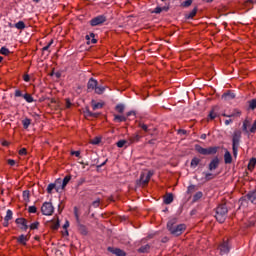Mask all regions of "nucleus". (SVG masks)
Returning a JSON list of instances; mask_svg holds the SVG:
<instances>
[{
    "label": "nucleus",
    "mask_w": 256,
    "mask_h": 256,
    "mask_svg": "<svg viewBox=\"0 0 256 256\" xmlns=\"http://www.w3.org/2000/svg\"><path fill=\"white\" fill-rule=\"evenodd\" d=\"M0 53H1V55L7 56V55H9L11 53V51L7 47H2L0 49Z\"/></svg>",
    "instance_id": "obj_37"
},
{
    "label": "nucleus",
    "mask_w": 256,
    "mask_h": 256,
    "mask_svg": "<svg viewBox=\"0 0 256 256\" xmlns=\"http://www.w3.org/2000/svg\"><path fill=\"white\" fill-rule=\"evenodd\" d=\"M240 143H241V130H236L232 135V151L235 158H237V153L239 151Z\"/></svg>",
    "instance_id": "obj_3"
},
{
    "label": "nucleus",
    "mask_w": 256,
    "mask_h": 256,
    "mask_svg": "<svg viewBox=\"0 0 256 256\" xmlns=\"http://www.w3.org/2000/svg\"><path fill=\"white\" fill-rule=\"evenodd\" d=\"M149 249H151V246L149 244H146L138 249L139 253H149Z\"/></svg>",
    "instance_id": "obj_27"
},
{
    "label": "nucleus",
    "mask_w": 256,
    "mask_h": 256,
    "mask_svg": "<svg viewBox=\"0 0 256 256\" xmlns=\"http://www.w3.org/2000/svg\"><path fill=\"white\" fill-rule=\"evenodd\" d=\"M93 111H97V109H103V105L101 103H95L92 105Z\"/></svg>",
    "instance_id": "obj_40"
},
{
    "label": "nucleus",
    "mask_w": 256,
    "mask_h": 256,
    "mask_svg": "<svg viewBox=\"0 0 256 256\" xmlns=\"http://www.w3.org/2000/svg\"><path fill=\"white\" fill-rule=\"evenodd\" d=\"M52 229L54 231H57V229H59V221H56V222L52 223Z\"/></svg>",
    "instance_id": "obj_49"
},
{
    "label": "nucleus",
    "mask_w": 256,
    "mask_h": 256,
    "mask_svg": "<svg viewBox=\"0 0 256 256\" xmlns=\"http://www.w3.org/2000/svg\"><path fill=\"white\" fill-rule=\"evenodd\" d=\"M15 97H23V92H21V90H15Z\"/></svg>",
    "instance_id": "obj_53"
},
{
    "label": "nucleus",
    "mask_w": 256,
    "mask_h": 256,
    "mask_svg": "<svg viewBox=\"0 0 256 256\" xmlns=\"http://www.w3.org/2000/svg\"><path fill=\"white\" fill-rule=\"evenodd\" d=\"M69 227V221H66L65 224L63 225V229H67Z\"/></svg>",
    "instance_id": "obj_64"
},
{
    "label": "nucleus",
    "mask_w": 256,
    "mask_h": 256,
    "mask_svg": "<svg viewBox=\"0 0 256 256\" xmlns=\"http://www.w3.org/2000/svg\"><path fill=\"white\" fill-rule=\"evenodd\" d=\"M13 219V211L7 210L6 216L4 217L3 227H9V222Z\"/></svg>",
    "instance_id": "obj_14"
},
{
    "label": "nucleus",
    "mask_w": 256,
    "mask_h": 256,
    "mask_svg": "<svg viewBox=\"0 0 256 256\" xmlns=\"http://www.w3.org/2000/svg\"><path fill=\"white\" fill-rule=\"evenodd\" d=\"M195 151L198 152L199 155H216L217 151H219V146L203 148L201 145L196 144Z\"/></svg>",
    "instance_id": "obj_4"
},
{
    "label": "nucleus",
    "mask_w": 256,
    "mask_h": 256,
    "mask_svg": "<svg viewBox=\"0 0 256 256\" xmlns=\"http://www.w3.org/2000/svg\"><path fill=\"white\" fill-rule=\"evenodd\" d=\"M248 109H250L251 111H255V109H256V98L248 101Z\"/></svg>",
    "instance_id": "obj_25"
},
{
    "label": "nucleus",
    "mask_w": 256,
    "mask_h": 256,
    "mask_svg": "<svg viewBox=\"0 0 256 256\" xmlns=\"http://www.w3.org/2000/svg\"><path fill=\"white\" fill-rule=\"evenodd\" d=\"M206 181H211L213 179V175L211 173H204Z\"/></svg>",
    "instance_id": "obj_51"
},
{
    "label": "nucleus",
    "mask_w": 256,
    "mask_h": 256,
    "mask_svg": "<svg viewBox=\"0 0 256 256\" xmlns=\"http://www.w3.org/2000/svg\"><path fill=\"white\" fill-rule=\"evenodd\" d=\"M151 177H153V172H142L139 179V184L142 185V187H145L149 184V181H151Z\"/></svg>",
    "instance_id": "obj_5"
},
{
    "label": "nucleus",
    "mask_w": 256,
    "mask_h": 256,
    "mask_svg": "<svg viewBox=\"0 0 256 256\" xmlns=\"http://www.w3.org/2000/svg\"><path fill=\"white\" fill-rule=\"evenodd\" d=\"M256 132V120L254 121L253 125L250 128V133H255Z\"/></svg>",
    "instance_id": "obj_52"
},
{
    "label": "nucleus",
    "mask_w": 256,
    "mask_h": 256,
    "mask_svg": "<svg viewBox=\"0 0 256 256\" xmlns=\"http://www.w3.org/2000/svg\"><path fill=\"white\" fill-rule=\"evenodd\" d=\"M225 125H231V123H233V119H228V120H225Z\"/></svg>",
    "instance_id": "obj_63"
},
{
    "label": "nucleus",
    "mask_w": 256,
    "mask_h": 256,
    "mask_svg": "<svg viewBox=\"0 0 256 256\" xmlns=\"http://www.w3.org/2000/svg\"><path fill=\"white\" fill-rule=\"evenodd\" d=\"M7 163H8V165H10V167H14V165H15V160H13V159H8L7 160Z\"/></svg>",
    "instance_id": "obj_54"
},
{
    "label": "nucleus",
    "mask_w": 256,
    "mask_h": 256,
    "mask_svg": "<svg viewBox=\"0 0 256 256\" xmlns=\"http://www.w3.org/2000/svg\"><path fill=\"white\" fill-rule=\"evenodd\" d=\"M167 229L174 235V237H179V235H183V231L187 229L185 224H177V218H171L167 223Z\"/></svg>",
    "instance_id": "obj_1"
},
{
    "label": "nucleus",
    "mask_w": 256,
    "mask_h": 256,
    "mask_svg": "<svg viewBox=\"0 0 256 256\" xmlns=\"http://www.w3.org/2000/svg\"><path fill=\"white\" fill-rule=\"evenodd\" d=\"M163 11V8H161V7H156L155 9H154V13H156V14H159V13H161Z\"/></svg>",
    "instance_id": "obj_59"
},
{
    "label": "nucleus",
    "mask_w": 256,
    "mask_h": 256,
    "mask_svg": "<svg viewBox=\"0 0 256 256\" xmlns=\"http://www.w3.org/2000/svg\"><path fill=\"white\" fill-rule=\"evenodd\" d=\"M30 193L29 190L23 191V199L24 201H29Z\"/></svg>",
    "instance_id": "obj_42"
},
{
    "label": "nucleus",
    "mask_w": 256,
    "mask_h": 256,
    "mask_svg": "<svg viewBox=\"0 0 256 256\" xmlns=\"http://www.w3.org/2000/svg\"><path fill=\"white\" fill-rule=\"evenodd\" d=\"M84 113H85V117H94V118L99 117V113H93L90 110H86Z\"/></svg>",
    "instance_id": "obj_31"
},
{
    "label": "nucleus",
    "mask_w": 256,
    "mask_h": 256,
    "mask_svg": "<svg viewBox=\"0 0 256 256\" xmlns=\"http://www.w3.org/2000/svg\"><path fill=\"white\" fill-rule=\"evenodd\" d=\"M141 139V136L139 134H135L132 137H130V143H137Z\"/></svg>",
    "instance_id": "obj_36"
},
{
    "label": "nucleus",
    "mask_w": 256,
    "mask_h": 256,
    "mask_svg": "<svg viewBox=\"0 0 256 256\" xmlns=\"http://www.w3.org/2000/svg\"><path fill=\"white\" fill-rule=\"evenodd\" d=\"M199 163H201V159L197 158V157H194L192 160H191V163H190V167H192L193 169H195V167H197L199 165Z\"/></svg>",
    "instance_id": "obj_23"
},
{
    "label": "nucleus",
    "mask_w": 256,
    "mask_h": 256,
    "mask_svg": "<svg viewBox=\"0 0 256 256\" xmlns=\"http://www.w3.org/2000/svg\"><path fill=\"white\" fill-rule=\"evenodd\" d=\"M78 230L80 231L81 235H87V227L78 223Z\"/></svg>",
    "instance_id": "obj_30"
},
{
    "label": "nucleus",
    "mask_w": 256,
    "mask_h": 256,
    "mask_svg": "<svg viewBox=\"0 0 256 256\" xmlns=\"http://www.w3.org/2000/svg\"><path fill=\"white\" fill-rule=\"evenodd\" d=\"M222 99L224 101H231V99H235V93L228 91L222 95Z\"/></svg>",
    "instance_id": "obj_19"
},
{
    "label": "nucleus",
    "mask_w": 256,
    "mask_h": 256,
    "mask_svg": "<svg viewBox=\"0 0 256 256\" xmlns=\"http://www.w3.org/2000/svg\"><path fill=\"white\" fill-rule=\"evenodd\" d=\"M114 121H117L118 123H123V122L127 121V117L121 116V115H115Z\"/></svg>",
    "instance_id": "obj_29"
},
{
    "label": "nucleus",
    "mask_w": 256,
    "mask_h": 256,
    "mask_svg": "<svg viewBox=\"0 0 256 256\" xmlns=\"http://www.w3.org/2000/svg\"><path fill=\"white\" fill-rule=\"evenodd\" d=\"M71 155H75V157H80L81 156V152L80 151H72Z\"/></svg>",
    "instance_id": "obj_60"
},
{
    "label": "nucleus",
    "mask_w": 256,
    "mask_h": 256,
    "mask_svg": "<svg viewBox=\"0 0 256 256\" xmlns=\"http://www.w3.org/2000/svg\"><path fill=\"white\" fill-rule=\"evenodd\" d=\"M105 21H107V17H105L104 15H99L90 20V25L91 27H97L99 25H103Z\"/></svg>",
    "instance_id": "obj_8"
},
{
    "label": "nucleus",
    "mask_w": 256,
    "mask_h": 256,
    "mask_svg": "<svg viewBox=\"0 0 256 256\" xmlns=\"http://www.w3.org/2000/svg\"><path fill=\"white\" fill-rule=\"evenodd\" d=\"M246 199L250 201V203L256 204V190L250 191L246 195Z\"/></svg>",
    "instance_id": "obj_16"
},
{
    "label": "nucleus",
    "mask_w": 256,
    "mask_h": 256,
    "mask_svg": "<svg viewBox=\"0 0 256 256\" xmlns=\"http://www.w3.org/2000/svg\"><path fill=\"white\" fill-rule=\"evenodd\" d=\"M193 0H186L182 3V7H191Z\"/></svg>",
    "instance_id": "obj_45"
},
{
    "label": "nucleus",
    "mask_w": 256,
    "mask_h": 256,
    "mask_svg": "<svg viewBox=\"0 0 256 256\" xmlns=\"http://www.w3.org/2000/svg\"><path fill=\"white\" fill-rule=\"evenodd\" d=\"M224 163L226 165H231L233 163V156H231V152H229V150H226L224 154Z\"/></svg>",
    "instance_id": "obj_17"
},
{
    "label": "nucleus",
    "mask_w": 256,
    "mask_h": 256,
    "mask_svg": "<svg viewBox=\"0 0 256 256\" xmlns=\"http://www.w3.org/2000/svg\"><path fill=\"white\" fill-rule=\"evenodd\" d=\"M39 228V222H34L30 225V229L33 231Z\"/></svg>",
    "instance_id": "obj_48"
},
{
    "label": "nucleus",
    "mask_w": 256,
    "mask_h": 256,
    "mask_svg": "<svg viewBox=\"0 0 256 256\" xmlns=\"http://www.w3.org/2000/svg\"><path fill=\"white\" fill-rule=\"evenodd\" d=\"M227 213H229V210L227 209V205L225 204H220L216 208V221L218 223H225V219H227Z\"/></svg>",
    "instance_id": "obj_2"
},
{
    "label": "nucleus",
    "mask_w": 256,
    "mask_h": 256,
    "mask_svg": "<svg viewBox=\"0 0 256 256\" xmlns=\"http://www.w3.org/2000/svg\"><path fill=\"white\" fill-rule=\"evenodd\" d=\"M57 184H61V179H58L56 181V184H54V183L49 184L47 187V193H49V194L53 193V189L56 190V193H59L61 188L59 186H57Z\"/></svg>",
    "instance_id": "obj_11"
},
{
    "label": "nucleus",
    "mask_w": 256,
    "mask_h": 256,
    "mask_svg": "<svg viewBox=\"0 0 256 256\" xmlns=\"http://www.w3.org/2000/svg\"><path fill=\"white\" fill-rule=\"evenodd\" d=\"M15 27H16V29L23 31V29H25V22L19 21L18 23L15 24Z\"/></svg>",
    "instance_id": "obj_34"
},
{
    "label": "nucleus",
    "mask_w": 256,
    "mask_h": 256,
    "mask_svg": "<svg viewBox=\"0 0 256 256\" xmlns=\"http://www.w3.org/2000/svg\"><path fill=\"white\" fill-rule=\"evenodd\" d=\"M15 239L19 245H27V241H29V239H31V235L30 234H27V235L21 234L20 236L16 237Z\"/></svg>",
    "instance_id": "obj_10"
},
{
    "label": "nucleus",
    "mask_w": 256,
    "mask_h": 256,
    "mask_svg": "<svg viewBox=\"0 0 256 256\" xmlns=\"http://www.w3.org/2000/svg\"><path fill=\"white\" fill-rule=\"evenodd\" d=\"M219 163H220V161H219V157H214L211 161H210V163H209V165H208V169H209V171H215V169H217L218 167H219Z\"/></svg>",
    "instance_id": "obj_13"
},
{
    "label": "nucleus",
    "mask_w": 256,
    "mask_h": 256,
    "mask_svg": "<svg viewBox=\"0 0 256 256\" xmlns=\"http://www.w3.org/2000/svg\"><path fill=\"white\" fill-rule=\"evenodd\" d=\"M15 223H16V225L19 226L21 231H27V229H29V225L27 224V219H25V218H17L15 220Z\"/></svg>",
    "instance_id": "obj_9"
},
{
    "label": "nucleus",
    "mask_w": 256,
    "mask_h": 256,
    "mask_svg": "<svg viewBox=\"0 0 256 256\" xmlns=\"http://www.w3.org/2000/svg\"><path fill=\"white\" fill-rule=\"evenodd\" d=\"M188 193H193V191H195V185H190L188 186Z\"/></svg>",
    "instance_id": "obj_56"
},
{
    "label": "nucleus",
    "mask_w": 256,
    "mask_h": 256,
    "mask_svg": "<svg viewBox=\"0 0 256 256\" xmlns=\"http://www.w3.org/2000/svg\"><path fill=\"white\" fill-rule=\"evenodd\" d=\"M28 212H30V213H37V207L36 206H30L28 208Z\"/></svg>",
    "instance_id": "obj_50"
},
{
    "label": "nucleus",
    "mask_w": 256,
    "mask_h": 256,
    "mask_svg": "<svg viewBox=\"0 0 256 256\" xmlns=\"http://www.w3.org/2000/svg\"><path fill=\"white\" fill-rule=\"evenodd\" d=\"M249 127H251V122H249V120H245L243 122L242 130L245 131V133H249Z\"/></svg>",
    "instance_id": "obj_26"
},
{
    "label": "nucleus",
    "mask_w": 256,
    "mask_h": 256,
    "mask_svg": "<svg viewBox=\"0 0 256 256\" xmlns=\"http://www.w3.org/2000/svg\"><path fill=\"white\" fill-rule=\"evenodd\" d=\"M23 80H24L26 83H29V81H31V77H30L28 74H25L24 77H23Z\"/></svg>",
    "instance_id": "obj_55"
},
{
    "label": "nucleus",
    "mask_w": 256,
    "mask_h": 256,
    "mask_svg": "<svg viewBox=\"0 0 256 256\" xmlns=\"http://www.w3.org/2000/svg\"><path fill=\"white\" fill-rule=\"evenodd\" d=\"M69 181H71V175H67L64 177L62 184L60 186V189L63 191V189H65L67 187V185L69 184Z\"/></svg>",
    "instance_id": "obj_20"
},
{
    "label": "nucleus",
    "mask_w": 256,
    "mask_h": 256,
    "mask_svg": "<svg viewBox=\"0 0 256 256\" xmlns=\"http://www.w3.org/2000/svg\"><path fill=\"white\" fill-rule=\"evenodd\" d=\"M256 159L252 158L248 163V170L253 171L255 169Z\"/></svg>",
    "instance_id": "obj_28"
},
{
    "label": "nucleus",
    "mask_w": 256,
    "mask_h": 256,
    "mask_svg": "<svg viewBox=\"0 0 256 256\" xmlns=\"http://www.w3.org/2000/svg\"><path fill=\"white\" fill-rule=\"evenodd\" d=\"M53 45V40H51L46 46L42 48V51H49V48Z\"/></svg>",
    "instance_id": "obj_47"
},
{
    "label": "nucleus",
    "mask_w": 256,
    "mask_h": 256,
    "mask_svg": "<svg viewBox=\"0 0 256 256\" xmlns=\"http://www.w3.org/2000/svg\"><path fill=\"white\" fill-rule=\"evenodd\" d=\"M161 241H162V243H167V242H169V237L164 236Z\"/></svg>",
    "instance_id": "obj_62"
},
{
    "label": "nucleus",
    "mask_w": 256,
    "mask_h": 256,
    "mask_svg": "<svg viewBox=\"0 0 256 256\" xmlns=\"http://www.w3.org/2000/svg\"><path fill=\"white\" fill-rule=\"evenodd\" d=\"M116 111H117L118 113H123V111H125V106H123V104H118V105L116 106Z\"/></svg>",
    "instance_id": "obj_41"
},
{
    "label": "nucleus",
    "mask_w": 256,
    "mask_h": 256,
    "mask_svg": "<svg viewBox=\"0 0 256 256\" xmlns=\"http://www.w3.org/2000/svg\"><path fill=\"white\" fill-rule=\"evenodd\" d=\"M74 215L76 218L77 223H80V219H79V209L77 207H74Z\"/></svg>",
    "instance_id": "obj_44"
},
{
    "label": "nucleus",
    "mask_w": 256,
    "mask_h": 256,
    "mask_svg": "<svg viewBox=\"0 0 256 256\" xmlns=\"http://www.w3.org/2000/svg\"><path fill=\"white\" fill-rule=\"evenodd\" d=\"M203 197V192L199 191L197 192L194 196H193V201L194 203L199 201V199H201Z\"/></svg>",
    "instance_id": "obj_35"
},
{
    "label": "nucleus",
    "mask_w": 256,
    "mask_h": 256,
    "mask_svg": "<svg viewBox=\"0 0 256 256\" xmlns=\"http://www.w3.org/2000/svg\"><path fill=\"white\" fill-rule=\"evenodd\" d=\"M139 127L140 129H143L145 133H149V126H147L146 124L139 123Z\"/></svg>",
    "instance_id": "obj_43"
},
{
    "label": "nucleus",
    "mask_w": 256,
    "mask_h": 256,
    "mask_svg": "<svg viewBox=\"0 0 256 256\" xmlns=\"http://www.w3.org/2000/svg\"><path fill=\"white\" fill-rule=\"evenodd\" d=\"M19 155H27V149L26 148H22L19 150Z\"/></svg>",
    "instance_id": "obj_57"
},
{
    "label": "nucleus",
    "mask_w": 256,
    "mask_h": 256,
    "mask_svg": "<svg viewBox=\"0 0 256 256\" xmlns=\"http://www.w3.org/2000/svg\"><path fill=\"white\" fill-rule=\"evenodd\" d=\"M71 101L69 99L66 100V109H71Z\"/></svg>",
    "instance_id": "obj_61"
},
{
    "label": "nucleus",
    "mask_w": 256,
    "mask_h": 256,
    "mask_svg": "<svg viewBox=\"0 0 256 256\" xmlns=\"http://www.w3.org/2000/svg\"><path fill=\"white\" fill-rule=\"evenodd\" d=\"M42 214L49 216L53 215L55 208L53 207V204L51 202H44L41 207Z\"/></svg>",
    "instance_id": "obj_6"
},
{
    "label": "nucleus",
    "mask_w": 256,
    "mask_h": 256,
    "mask_svg": "<svg viewBox=\"0 0 256 256\" xmlns=\"http://www.w3.org/2000/svg\"><path fill=\"white\" fill-rule=\"evenodd\" d=\"M23 99H25V101H27V103H33V101H35L33 99V96H31V94H27V93L23 95Z\"/></svg>",
    "instance_id": "obj_33"
},
{
    "label": "nucleus",
    "mask_w": 256,
    "mask_h": 256,
    "mask_svg": "<svg viewBox=\"0 0 256 256\" xmlns=\"http://www.w3.org/2000/svg\"><path fill=\"white\" fill-rule=\"evenodd\" d=\"M217 109V107H214L211 112L209 113V117L210 119H216L217 118V113L215 112V110Z\"/></svg>",
    "instance_id": "obj_38"
},
{
    "label": "nucleus",
    "mask_w": 256,
    "mask_h": 256,
    "mask_svg": "<svg viewBox=\"0 0 256 256\" xmlns=\"http://www.w3.org/2000/svg\"><path fill=\"white\" fill-rule=\"evenodd\" d=\"M165 205H171L173 203V194L169 193L164 196Z\"/></svg>",
    "instance_id": "obj_21"
},
{
    "label": "nucleus",
    "mask_w": 256,
    "mask_h": 256,
    "mask_svg": "<svg viewBox=\"0 0 256 256\" xmlns=\"http://www.w3.org/2000/svg\"><path fill=\"white\" fill-rule=\"evenodd\" d=\"M99 205H101L100 199H97L94 202H92V207H94V209H97V207H99Z\"/></svg>",
    "instance_id": "obj_46"
},
{
    "label": "nucleus",
    "mask_w": 256,
    "mask_h": 256,
    "mask_svg": "<svg viewBox=\"0 0 256 256\" xmlns=\"http://www.w3.org/2000/svg\"><path fill=\"white\" fill-rule=\"evenodd\" d=\"M107 251H109V253H112L113 255L116 256H127V253H125V251L119 249V248H113V247H108Z\"/></svg>",
    "instance_id": "obj_12"
},
{
    "label": "nucleus",
    "mask_w": 256,
    "mask_h": 256,
    "mask_svg": "<svg viewBox=\"0 0 256 256\" xmlns=\"http://www.w3.org/2000/svg\"><path fill=\"white\" fill-rule=\"evenodd\" d=\"M197 11H198L197 7L193 8L192 11L185 14V19H193V17H195V15H197Z\"/></svg>",
    "instance_id": "obj_22"
},
{
    "label": "nucleus",
    "mask_w": 256,
    "mask_h": 256,
    "mask_svg": "<svg viewBox=\"0 0 256 256\" xmlns=\"http://www.w3.org/2000/svg\"><path fill=\"white\" fill-rule=\"evenodd\" d=\"M222 117H229L230 119L233 117H241V111L238 109H234L233 112L230 114L223 113Z\"/></svg>",
    "instance_id": "obj_18"
},
{
    "label": "nucleus",
    "mask_w": 256,
    "mask_h": 256,
    "mask_svg": "<svg viewBox=\"0 0 256 256\" xmlns=\"http://www.w3.org/2000/svg\"><path fill=\"white\" fill-rule=\"evenodd\" d=\"M97 85H99V82H97V80L94 78H90L87 83L88 91H95V89H97Z\"/></svg>",
    "instance_id": "obj_15"
},
{
    "label": "nucleus",
    "mask_w": 256,
    "mask_h": 256,
    "mask_svg": "<svg viewBox=\"0 0 256 256\" xmlns=\"http://www.w3.org/2000/svg\"><path fill=\"white\" fill-rule=\"evenodd\" d=\"M100 142L101 140L99 138H95L94 140H92V145H99Z\"/></svg>",
    "instance_id": "obj_58"
},
{
    "label": "nucleus",
    "mask_w": 256,
    "mask_h": 256,
    "mask_svg": "<svg viewBox=\"0 0 256 256\" xmlns=\"http://www.w3.org/2000/svg\"><path fill=\"white\" fill-rule=\"evenodd\" d=\"M105 89H106L105 86L97 85L94 91H95L96 95H103V93H105Z\"/></svg>",
    "instance_id": "obj_24"
},
{
    "label": "nucleus",
    "mask_w": 256,
    "mask_h": 256,
    "mask_svg": "<svg viewBox=\"0 0 256 256\" xmlns=\"http://www.w3.org/2000/svg\"><path fill=\"white\" fill-rule=\"evenodd\" d=\"M220 255H228L231 251V245H229V240H223V242L218 247Z\"/></svg>",
    "instance_id": "obj_7"
},
{
    "label": "nucleus",
    "mask_w": 256,
    "mask_h": 256,
    "mask_svg": "<svg viewBox=\"0 0 256 256\" xmlns=\"http://www.w3.org/2000/svg\"><path fill=\"white\" fill-rule=\"evenodd\" d=\"M117 147H119L120 149L122 147H125V145H127V141L126 140H119L117 143H116Z\"/></svg>",
    "instance_id": "obj_39"
},
{
    "label": "nucleus",
    "mask_w": 256,
    "mask_h": 256,
    "mask_svg": "<svg viewBox=\"0 0 256 256\" xmlns=\"http://www.w3.org/2000/svg\"><path fill=\"white\" fill-rule=\"evenodd\" d=\"M22 125L24 129H29V125H31V119L25 118L24 120H22Z\"/></svg>",
    "instance_id": "obj_32"
}]
</instances>
